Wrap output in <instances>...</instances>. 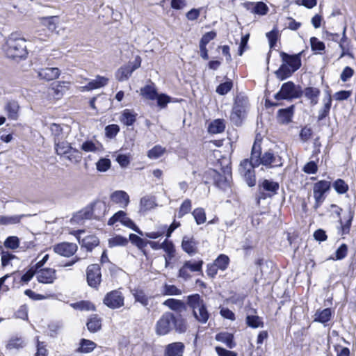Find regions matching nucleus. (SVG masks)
I'll list each match as a JSON object with an SVG mask.
<instances>
[{
    "label": "nucleus",
    "mask_w": 356,
    "mask_h": 356,
    "mask_svg": "<svg viewBox=\"0 0 356 356\" xmlns=\"http://www.w3.org/2000/svg\"><path fill=\"white\" fill-rule=\"evenodd\" d=\"M118 221L120 222L124 226L134 230L138 234L143 236V232L131 218L127 216V213L124 211H118L113 216H111L108 220V225H113Z\"/></svg>",
    "instance_id": "dca6fc26"
},
{
    "label": "nucleus",
    "mask_w": 356,
    "mask_h": 356,
    "mask_svg": "<svg viewBox=\"0 0 356 356\" xmlns=\"http://www.w3.org/2000/svg\"><path fill=\"white\" fill-rule=\"evenodd\" d=\"M72 307L75 309H79L80 311H95L96 307L95 305L89 300H81L76 302L72 305Z\"/></svg>",
    "instance_id": "3c124183"
},
{
    "label": "nucleus",
    "mask_w": 356,
    "mask_h": 356,
    "mask_svg": "<svg viewBox=\"0 0 356 356\" xmlns=\"http://www.w3.org/2000/svg\"><path fill=\"white\" fill-rule=\"evenodd\" d=\"M135 301L138 302L143 306H147L149 304V298L143 289H135L133 293Z\"/></svg>",
    "instance_id": "680f3d73"
},
{
    "label": "nucleus",
    "mask_w": 356,
    "mask_h": 356,
    "mask_svg": "<svg viewBox=\"0 0 356 356\" xmlns=\"http://www.w3.org/2000/svg\"><path fill=\"white\" fill-rule=\"evenodd\" d=\"M242 5L244 8H245L247 10L250 11L251 13L254 15L263 16L266 15L269 11V8L263 1H245L243 3Z\"/></svg>",
    "instance_id": "aec40b11"
},
{
    "label": "nucleus",
    "mask_w": 356,
    "mask_h": 356,
    "mask_svg": "<svg viewBox=\"0 0 356 356\" xmlns=\"http://www.w3.org/2000/svg\"><path fill=\"white\" fill-rule=\"evenodd\" d=\"M60 74L58 67H46L40 69L38 72V77L44 81H49L56 79Z\"/></svg>",
    "instance_id": "393cba45"
},
{
    "label": "nucleus",
    "mask_w": 356,
    "mask_h": 356,
    "mask_svg": "<svg viewBox=\"0 0 356 356\" xmlns=\"http://www.w3.org/2000/svg\"><path fill=\"white\" fill-rule=\"evenodd\" d=\"M141 58L136 56L133 63H129L121 66L116 72L115 76L118 81L127 80L134 70L139 68L141 65Z\"/></svg>",
    "instance_id": "f3484780"
},
{
    "label": "nucleus",
    "mask_w": 356,
    "mask_h": 356,
    "mask_svg": "<svg viewBox=\"0 0 356 356\" xmlns=\"http://www.w3.org/2000/svg\"><path fill=\"white\" fill-rule=\"evenodd\" d=\"M102 318L98 314H91L87 320V329L92 333L99 331L102 327Z\"/></svg>",
    "instance_id": "7c9ffc66"
},
{
    "label": "nucleus",
    "mask_w": 356,
    "mask_h": 356,
    "mask_svg": "<svg viewBox=\"0 0 356 356\" xmlns=\"http://www.w3.org/2000/svg\"><path fill=\"white\" fill-rule=\"evenodd\" d=\"M332 95L331 91L327 90L326 92V95L323 99V106L319 110L318 115V121H321L329 116L330 111L332 107Z\"/></svg>",
    "instance_id": "cd10ccee"
},
{
    "label": "nucleus",
    "mask_w": 356,
    "mask_h": 356,
    "mask_svg": "<svg viewBox=\"0 0 356 356\" xmlns=\"http://www.w3.org/2000/svg\"><path fill=\"white\" fill-rule=\"evenodd\" d=\"M245 321L247 325L252 328H257L264 326V322L259 316L248 315Z\"/></svg>",
    "instance_id": "13d9d810"
},
{
    "label": "nucleus",
    "mask_w": 356,
    "mask_h": 356,
    "mask_svg": "<svg viewBox=\"0 0 356 356\" xmlns=\"http://www.w3.org/2000/svg\"><path fill=\"white\" fill-rule=\"evenodd\" d=\"M165 152V148L160 145L154 146L152 149L148 150L147 156L150 159H156L160 158Z\"/></svg>",
    "instance_id": "5fc2aeb1"
},
{
    "label": "nucleus",
    "mask_w": 356,
    "mask_h": 356,
    "mask_svg": "<svg viewBox=\"0 0 356 356\" xmlns=\"http://www.w3.org/2000/svg\"><path fill=\"white\" fill-rule=\"evenodd\" d=\"M333 188L336 193L339 195H343L349 190L348 183L343 179L338 178L333 182L331 181V188Z\"/></svg>",
    "instance_id": "c03bdc74"
},
{
    "label": "nucleus",
    "mask_w": 356,
    "mask_h": 356,
    "mask_svg": "<svg viewBox=\"0 0 356 356\" xmlns=\"http://www.w3.org/2000/svg\"><path fill=\"white\" fill-rule=\"evenodd\" d=\"M163 305L177 314H181V312L186 311L188 307L187 302L185 303L181 300L175 298H168L165 300L163 302Z\"/></svg>",
    "instance_id": "a878e982"
},
{
    "label": "nucleus",
    "mask_w": 356,
    "mask_h": 356,
    "mask_svg": "<svg viewBox=\"0 0 356 356\" xmlns=\"http://www.w3.org/2000/svg\"><path fill=\"white\" fill-rule=\"evenodd\" d=\"M192 215L195 220L197 225H200L206 222L207 216L204 209L202 207L195 208L192 211Z\"/></svg>",
    "instance_id": "6e6d98bb"
},
{
    "label": "nucleus",
    "mask_w": 356,
    "mask_h": 356,
    "mask_svg": "<svg viewBox=\"0 0 356 356\" xmlns=\"http://www.w3.org/2000/svg\"><path fill=\"white\" fill-rule=\"evenodd\" d=\"M328 179L330 180L317 179L316 177H310V180L316 181L312 184V193L314 199L313 209L315 211L322 206L331 191V177H328Z\"/></svg>",
    "instance_id": "423d86ee"
},
{
    "label": "nucleus",
    "mask_w": 356,
    "mask_h": 356,
    "mask_svg": "<svg viewBox=\"0 0 356 356\" xmlns=\"http://www.w3.org/2000/svg\"><path fill=\"white\" fill-rule=\"evenodd\" d=\"M203 264L204 261L202 259L185 261L179 269L178 277L187 281L192 277L191 273H198L202 275Z\"/></svg>",
    "instance_id": "9b49d317"
},
{
    "label": "nucleus",
    "mask_w": 356,
    "mask_h": 356,
    "mask_svg": "<svg viewBox=\"0 0 356 356\" xmlns=\"http://www.w3.org/2000/svg\"><path fill=\"white\" fill-rule=\"evenodd\" d=\"M54 142L56 154L58 156H65L72 148L67 141H60L59 138H54Z\"/></svg>",
    "instance_id": "4c0bfd02"
},
{
    "label": "nucleus",
    "mask_w": 356,
    "mask_h": 356,
    "mask_svg": "<svg viewBox=\"0 0 356 356\" xmlns=\"http://www.w3.org/2000/svg\"><path fill=\"white\" fill-rule=\"evenodd\" d=\"M230 264L229 257L225 254H220L212 263L207 264L206 273L209 278L214 279L218 270H226Z\"/></svg>",
    "instance_id": "f8f14e48"
},
{
    "label": "nucleus",
    "mask_w": 356,
    "mask_h": 356,
    "mask_svg": "<svg viewBox=\"0 0 356 356\" xmlns=\"http://www.w3.org/2000/svg\"><path fill=\"white\" fill-rule=\"evenodd\" d=\"M221 170L223 174L218 170L209 168L206 170L202 175L203 181L205 184L213 181V184L221 189H225L230 186V181L232 179V167L230 164L222 167Z\"/></svg>",
    "instance_id": "39448f33"
},
{
    "label": "nucleus",
    "mask_w": 356,
    "mask_h": 356,
    "mask_svg": "<svg viewBox=\"0 0 356 356\" xmlns=\"http://www.w3.org/2000/svg\"><path fill=\"white\" fill-rule=\"evenodd\" d=\"M234 86V82L230 79H227V81L220 83L216 89V92L220 95H227Z\"/></svg>",
    "instance_id": "09e8293b"
},
{
    "label": "nucleus",
    "mask_w": 356,
    "mask_h": 356,
    "mask_svg": "<svg viewBox=\"0 0 356 356\" xmlns=\"http://www.w3.org/2000/svg\"><path fill=\"white\" fill-rule=\"evenodd\" d=\"M19 239L16 236H10L6 238L3 246L11 250H16L19 246Z\"/></svg>",
    "instance_id": "338daca9"
},
{
    "label": "nucleus",
    "mask_w": 356,
    "mask_h": 356,
    "mask_svg": "<svg viewBox=\"0 0 356 356\" xmlns=\"http://www.w3.org/2000/svg\"><path fill=\"white\" fill-rule=\"evenodd\" d=\"M97 347V344L89 339H81L79 346L76 349V353H88L92 352Z\"/></svg>",
    "instance_id": "37998d69"
},
{
    "label": "nucleus",
    "mask_w": 356,
    "mask_h": 356,
    "mask_svg": "<svg viewBox=\"0 0 356 356\" xmlns=\"http://www.w3.org/2000/svg\"><path fill=\"white\" fill-rule=\"evenodd\" d=\"M36 277L40 283L53 284L57 278L56 270L51 268H41L36 272Z\"/></svg>",
    "instance_id": "6ab92c4d"
},
{
    "label": "nucleus",
    "mask_w": 356,
    "mask_h": 356,
    "mask_svg": "<svg viewBox=\"0 0 356 356\" xmlns=\"http://www.w3.org/2000/svg\"><path fill=\"white\" fill-rule=\"evenodd\" d=\"M148 244L153 250L162 249L165 252L164 255L165 258V266L168 267L172 260L176 257L177 251L175 246L172 241L165 239L163 242L159 243V242L148 241Z\"/></svg>",
    "instance_id": "ddd939ff"
},
{
    "label": "nucleus",
    "mask_w": 356,
    "mask_h": 356,
    "mask_svg": "<svg viewBox=\"0 0 356 356\" xmlns=\"http://www.w3.org/2000/svg\"><path fill=\"white\" fill-rule=\"evenodd\" d=\"M17 272H14L1 277L0 278V291L7 292L10 291L11 288H14L15 283L17 280Z\"/></svg>",
    "instance_id": "c85d7f7f"
},
{
    "label": "nucleus",
    "mask_w": 356,
    "mask_h": 356,
    "mask_svg": "<svg viewBox=\"0 0 356 356\" xmlns=\"http://www.w3.org/2000/svg\"><path fill=\"white\" fill-rule=\"evenodd\" d=\"M111 200L120 204L122 207H126L129 203V196L124 191H116L111 195Z\"/></svg>",
    "instance_id": "72a5a7b5"
},
{
    "label": "nucleus",
    "mask_w": 356,
    "mask_h": 356,
    "mask_svg": "<svg viewBox=\"0 0 356 356\" xmlns=\"http://www.w3.org/2000/svg\"><path fill=\"white\" fill-rule=\"evenodd\" d=\"M332 95L331 91L327 90L326 92V95L323 99V106L319 110L318 115V121H321L329 116L330 111L332 107Z\"/></svg>",
    "instance_id": "bb28decb"
},
{
    "label": "nucleus",
    "mask_w": 356,
    "mask_h": 356,
    "mask_svg": "<svg viewBox=\"0 0 356 356\" xmlns=\"http://www.w3.org/2000/svg\"><path fill=\"white\" fill-rule=\"evenodd\" d=\"M184 346L181 342H174L166 346L165 356H179L184 351Z\"/></svg>",
    "instance_id": "a19ab883"
},
{
    "label": "nucleus",
    "mask_w": 356,
    "mask_h": 356,
    "mask_svg": "<svg viewBox=\"0 0 356 356\" xmlns=\"http://www.w3.org/2000/svg\"><path fill=\"white\" fill-rule=\"evenodd\" d=\"M355 216V212L351 209H349L347 219L345 221H343L341 218L339 220V222L341 225L340 226V234L341 235L348 234L350 231L352 222Z\"/></svg>",
    "instance_id": "ea45409f"
},
{
    "label": "nucleus",
    "mask_w": 356,
    "mask_h": 356,
    "mask_svg": "<svg viewBox=\"0 0 356 356\" xmlns=\"http://www.w3.org/2000/svg\"><path fill=\"white\" fill-rule=\"evenodd\" d=\"M108 79L100 75L96 76V79L89 81L85 86L83 87V90H92L98 89L107 85Z\"/></svg>",
    "instance_id": "c9c22d12"
},
{
    "label": "nucleus",
    "mask_w": 356,
    "mask_h": 356,
    "mask_svg": "<svg viewBox=\"0 0 356 356\" xmlns=\"http://www.w3.org/2000/svg\"><path fill=\"white\" fill-rule=\"evenodd\" d=\"M128 240L130 241V242L133 245H136L139 250H142L145 254H146L144 249L147 245L148 241L140 238L135 234H130Z\"/></svg>",
    "instance_id": "de8ad7c7"
},
{
    "label": "nucleus",
    "mask_w": 356,
    "mask_h": 356,
    "mask_svg": "<svg viewBox=\"0 0 356 356\" xmlns=\"http://www.w3.org/2000/svg\"><path fill=\"white\" fill-rule=\"evenodd\" d=\"M63 84H65L64 81L52 83L49 88L51 91L49 94L55 99H60L63 95Z\"/></svg>",
    "instance_id": "8fccbe9b"
},
{
    "label": "nucleus",
    "mask_w": 356,
    "mask_h": 356,
    "mask_svg": "<svg viewBox=\"0 0 356 356\" xmlns=\"http://www.w3.org/2000/svg\"><path fill=\"white\" fill-rule=\"evenodd\" d=\"M261 142L256 139L251 149L250 160L254 166H259L262 160Z\"/></svg>",
    "instance_id": "c756f323"
},
{
    "label": "nucleus",
    "mask_w": 356,
    "mask_h": 356,
    "mask_svg": "<svg viewBox=\"0 0 356 356\" xmlns=\"http://www.w3.org/2000/svg\"><path fill=\"white\" fill-rule=\"evenodd\" d=\"M250 103L248 95L244 92H237L233 99V105L230 113V120L234 125L241 126L247 118Z\"/></svg>",
    "instance_id": "20e7f679"
},
{
    "label": "nucleus",
    "mask_w": 356,
    "mask_h": 356,
    "mask_svg": "<svg viewBox=\"0 0 356 356\" xmlns=\"http://www.w3.org/2000/svg\"><path fill=\"white\" fill-rule=\"evenodd\" d=\"M311 49L315 53L322 54L325 52V45L324 42L320 41L316 37H312L310 38Z\"/></svg>",
    "instance_id": "4d7b16f0"
},
{
    "label": "nucleus",
    "mask_w": 356,
    "mask_h": 356,
    "mask_svg": "<svg viewBox=\"0 0 356 356\" xmlns=\"http://www.w3.org/2000/svg\"><path fill=\"white\" fill-rule=\"evenodd\" d=\"M192 209V201L191 200L186 198L181 204L177 213V217L181 218L185 215L189 213Z\"/></svg>",
    "instance_id": "864d4df0"
},
{
    "label": "nucleus",
    "mask_w": 356,
    "mask_h": 356,
    "mask_svg": "<svg viewBox=\"0 0 356 356\" xmlns=\"http://www.w3.org/2000/svg\"><path fill=\"white\" fill-rule=\"evenodd\" d=\"M261 165L268 168L280 167L282 165V158L269 149L263 154Z\"/></svg>",
    "instance_id": "412c9836"
},
{
    "label": "nucleus",
    "mask_w": 356,
    "mask_h": 356,
    "mask_svg": "<svg viewBox=\"0 0 356 356\" xmlns=\"http://www.w3.org/2000/svg\"><path fill=\"white\" fill-rule=\"evenodd\" d=\"M295 106L291 105L286 108L279 109L277 112V120L280 124H289L292 122Z\"/></svg>",
    "instance_id": "5701e85b"
},
{
    "label": "nucleus",
    "mask_w": 356,
    "mask_h": 356,
    "mask_svg": "<svg viewBox=\"0 0 356 356\" xmlns=\"http://www.w3.org/2000/svg\"><path fill=\"white\" fill-rule=\"evenodd\" d=\"M332 317V311L330 308H325L321 311H316L315 314L314 321L321 323H326L330 321Z\"/></svg>",
    "instance_id": "49530a36"
},
{
    "label": "nucleus",
    "mask_w": 356,
    "mask_h": 356,
    "mask_svg": "<svg viewBox=\"0 0 356 356\" xmlns=\"http://www.w3.org/2000/svg\"><path fill=\"white\" fill-rule=\"evenodd\" d=\"M302 92L312 105L314 106L318 103V99L321 95V90L318 88L308 86L305 88Z\"/></svg>",
    "instance_id": "2f4dec72"
},
{
    "label": "nucleus",
    "mask_w": 356,
    "mask_h": 356,
    "mask_svg": "<svg viewBox=\"0 0 356 356\" xmlns=\"http://www.w3.org/2000/svg\"><path fill=\"white\" fill-rule=\"evenodd\" d=\"M19 106L16 101H10L7 102L5 106V111L9 120H17L19 117Z\"/></svg>",
    "instance_id": "58836bf2"
},
{
    "label": "nucleus",
    "mask_w": 356,
    "mask_h": 356,
    "mask_svg": "<svg viewBox=\"0 0 356 356\" xmlns=\"http://www.w3.org/2000/svg\"><path fill=\"white\" fill-rule=\"evenodd\" d=\"M304 52L305 51L302 50L298 54L291 55L284 51H281L280 56L282 64L275 72L276 77L280 81L291 77L295 72L300 68L302 65L301 58Z\"/></svg>",
    "instance_id": "f03ea898"
},
{
    "label": "nucleus",
    "mask_w": 356,
    "mask_h": 356,
    "mask_svg": "<svg viewBox=\"0 0 356 356\" xmlns=\"http://www.w3.org/2000/svg\"><path fill=\"white\" fill-rule=\"evenodd\" d=\"M158 94L157 90L153 83L149 85H145L140 88V95L148 100H155Z\"/></svg>",
    "instance_id": "79ce46f5"
},
{
    "label": "nucleus",
    "mask_w": 356,
    "mask_h": 356,
    "mask_svg": "<svg viewBox=\"0 0 356 356\" xmlns=\"http://www.w3.org/2000/svg\"><path fill=\"white\" fill-rule=\"evenodd\" d=\"M188 327L187 320L181 314L165 312L156 321L154 330L158 336H164L172 330L179 334L185 333Z\"/></svg>",
    "instance_id": "f257e3e1"
},
{
    "label": "nucleus",
    "mask_w": 356,
    "mask_h": 356,
    "mask_svg": "<svg viewBox=\"0 0 356 356\" xmlns=\"http://www.w3.org/2000/svg\"><path fill=\"white\" fill-rule=\"evenodd\" d=\"M339 47L341 49V54L340 57L344 56H349L353 57V54L350 53V40L346 36V27L343 29L342 37L340 39Z\"/></svg>",
    "instance_id": "e433bc0d"
},
{
    "label": "nucleus",
    "mask_w": 356,
    "mask_h": 356,
    "mask_svg": "<svg viewBox=\"0 0 356 356\" xmlns=\"http://www.w3.org/2000/svg\"><path fill=\"white\" fill-rule=\"evenodd\" d=\"M303 95V92L300 86H296L291 81L284 83L280 90L274 95V98L277 100H291L300 98Z\"/></svg>",
    "instance_id": "6e6552de"
},
{
    "label": "nucleus",
    "mask_w": 356,
    "mask_h": 356,
    "mask_svg": "<svg viewBox=\"0 0 356 356\" xmlns=\"http://www.w3.org/2000/svg\"><path fill=\"white\" fill-rule=\"evenodd\" d=\"M187 305L192 309L194 318L200 323H206L210 318L206 303L200 294L193 293L187 296Z\"/></svg>",
    "instance_id": "0eeeda50"
},
{
    "label": "nucleus",
    "mask_w": 356,
    "mask_h": 356,
    "mask_svg": "<svg viewBox=\"0 0 356 356\" xmlns=\"http://www.w3.org/2000/svg\"><path fill=\"white\" fill-rule=\"evenodd\" d=\"M181 293V290L175 285L165 284L163 286L162 294L163 296H179Z\"/></svg>",
    "instance_id": "0e129e2a"
},
{
    "label": "nucleus",
    "mask_w": 356,
    "mask_h": 356,
    "mask_svg": "<svg viewBox=\"0 0 356 356\" xmlns=\"http://www.w3.org/2000/svg\"><path fill=\"white\" fill-rule=\"evenodd\" d=\"M24 346V341L22 337H11L6 345L8 349H19Z\"/></svg>",
    "instance_id": "69168bd1"
},
{
    "label": "nucleus",
    "mask_w": 356,
    "mask_h": 356,
    "mask_svg": "<svg viewBox=\"0 0 356 356\" xmlns=\"http://www.w3.org/2000/svg\"><path fill=\"white\" fill-rule=\"evenodd\" d=\"M215 339L216 341L225 343L230 349L234 348L236 345L234 334L227 332H220L216 334Z\"/></svg>",
    "instance_id": "473e14b6"
},
{
    "label": "nucleus",
    "mask_w": 356,
    "mask_h": 356,
    "mask_svg": "<svg viewBox=\"0 0 356 356\" xmlns=\"http://www.w3.org/2000/svg\"><path fill=\"white\" fill-rule=\"evenodd\" d=\"M87 284L95 290H99L102 282L101 265L99 264H89L86 270Z\"/></svg>",
    "instance_id": "9d476101"
},
{
    "label": "nucleus",
    "mask_w": 356,
    "mask_h": 356,
    "mask_svg": "<svg viewBox=\"0 0 356 356\" xmlns=\"http://www.w3.org/2000/svg\"><path fill=\"white\" fill-rule=\"evenodd\" d=\"M124 296L122 289H113L106 293L103 298V304L111 309H119L124 305Z\"/></svg>",
    "instance_id": "4468645a"
},
{
    "label": "nucleus",
    "mask_w": 356,
    "mask_h": 356,
    "mask_svg": "<svg viewBox=\"0 0 356 356\" xmlns=\"http://www.w3.org/2000/svg\"><path fill=\"white\" fill-rule=\"evenodd\" d=\"M129 243V240L121 235H116L108 239V245L110 248L116 246H126Z\"/></svg>",
    "instance_id": "bf43d9fd"
},
{
    "label": "nucleus",
    "mask_w": 356,
    "mask_h": 356,
    "mask_svg": "<svg viewBox=\"0 0 356 356\" xmlns=\"http://www.w3.org/2000/svg\"><path fill=\"white\" fill-rule=\"evenodd\" d=\"M22 216L19 215L12 216H0V225L18 224L20 222Z\"/></svg>",
    "instance_id": "052dcab7"
},
{
    "label": "nucleus",
    "mask_w": 356,
    "mask_h": 356,
    "mask_svg": "<svg viewBox=\"0 0 356 356\" xmlns=\"http://www.w3.org/2000/svg\"><path fill=\"white\" fill-rule=\"evenodd\" d=\"M266 37L268 40L270 48L272 49L276 46L277 40L280 37V35L279 33V31L276 28H274L272 31L266 33Z\"/></svg>",
    "instance_id": "774afa93"
},
{
    "label": "nucleus",
    "mask_w": 356,
    "mask_h": 356,
    "mask_svg": "<svg viewBox=\"0 0 356 356\" xmlns=\"http://www.w3.org/2000/svg\"><path fill=\"white\" fill-rule=\"evenodd\" d=\"M279 188L280 184L277 181L266 179L259 181L258 193L256 195L257 204H259L261 200L270 198L275 195L278 193Z\"/></svg>",
    "instance_id": "1a4fd4ad"
},
{
    "label": "nucleus",
    "mask_w": 356,
    "mask_h": 356,
    "mask_svg": "<svg viewBox=\"0 0 356 356\" xmlns=\"http://www.w3.org/2000/svg\"><path fill=\"white\" fill-rule=\"evenodd\" d=\"M64 156L69 161L75 164L80 163L82 159L81 152L74 147H72Z\"/></svg>",
    "instance_id": "603ef678"
},
{
    "label": "nucleus",
    "mask_w": 356,
    "mask_h": 356,
    "mask_svg": "<svg viewBox=\"0 0 356 356\" xmlns=\"http://www.w3.org/2000/svg\"><path fill=\"white\" fill-rule=\"evenodd\" d=\"M77 239L81 248L85 249L87 252H92L100 243L99 238L95 234L87 235L82 239L77 236Z\"/></svg>",
    "instance_id": "b1692460"
},
{
    "label": "nucleus",
    "mask_w": 356,
    "mask_h": 356,
    "mask_svg": "<svg viewBox=\"0 0 356 356\" xmlns=\"http://www.w3.org/2000/svg\"><path fill=\"white\" fill-rule=\"evenodd\" d=\"M26 40L19 37L17 33H12L6 39L2 49L6 57L13 60H24L29 52Z\"/></svg>",
    "instance_id": "7ed1b4c3"
},
{
    "label": "nucleus",
    "mask_w": 356,
    "mask_h": 356,
    "mask_svg": "<svg viewBox=\"0 0 356 356\" xmlns=\"http://www.w3.org/2000/svg\"><path fill=\"white\" fill-rule=\"evenodd\" d=\"M198 243L193 236H184L181 241V247L184 252L190 256H193L198 252Z\"/></svg>",
    "instance_id": "4be33fe9"
},
{
    "label": "nucleus",
    "mask_w": 356,
    "mask_h": 356,
    "mask_svg": "<svg viewBox=\"0 0 356 356\" xmlns=\"http://www.w3.org/2000/svg\"><path fill=\"white\" fill-rule=\"evenodd\" d=\"M348 250V245L346 243H343L337 249L334 255L330 257V259L334 261L341 260L347 256Z\"/></svg>",
    "instance_id": "e2e57ef3"
},
{
    "label": "nucleus",
    "mask_w": 356,
    "mask_h": 356,
    "mask_svg": "<svg viewBox=\"0 0 356 356\" xmlns=\"http://www.w3.org/2000/svg\"><path fill=\"white\" fill-rule=\"evenodd\" d=\"M77 250L78 246L74 243L62 242L54 246V252L65 257L73 256Z\"/></svg>",
    "instance_id": "a211bd4d"
},
{
    "label": "nucleus",
    "mask_w": 356,
    "mask_h": 356,
    "mask_svg": "<svg viewBox=\"0 0 356 356\" xmlns=\"http://www.w3.org/2000/svg\"><path fill=\"white\" fill-rule=\"evenodd\" d=\"M137 113L133 110L126 108L122 111L120 120L123 124L127 127L132 126L137 120Z\"/></svg>",
    "instance_id": "f704fd0d"
},
{
    "label": "nucleus",
    "mask_w": 356,
    "mask_h": 356,
    "mask_svg": "<svg viewBox=\"0 0 356 356\" xmlns=\"http://www.w3.org/2000/svg\"><path fill=\"white\" fill-rule=\"evenodd\" d=\"M225 127L226 126L223 119H216L209 124L208 131L211 134H217L222 133Z\"/></svg>",
    "instance_id": "a18cd8bd"
},
{
    "label": "nucleus",
    "mask_w": 356,
    "mask_h": 356,
    "mask_svg": "<svg viewBox=\"0 0 356 356\" xmlns=\"http://www.w3.org/2000/svg\"><path fill=\"white\" fill-rule=\"evenodd\" d=\"M257 167L254 166L250 159H244L240 162L238 171L245 179L247 184L250 187L256 184L254 168Z\"/></svg>",
    "instance_id": "2eb2a0df"
}]
</instances>
